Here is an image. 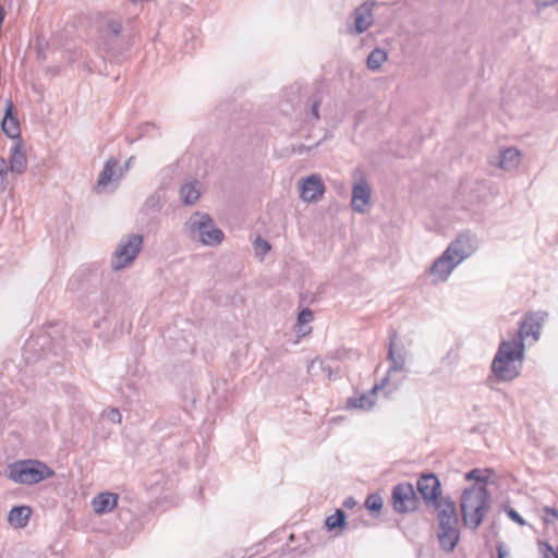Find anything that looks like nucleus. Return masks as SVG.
Listing matches in <instances>:
<instances>
[{
	"mask_svg": "<svg viewBox=\"0 0 558 558\" xmlns=\"http://www.w3.org/2000/svg\"><path fill=\"white\" fill-rule=\"evenodd\" d=\"M509 551L506 549L504 543L497 545V558H508Z\"/></svg>",
	"mask_w": 558,
	"mask_h": 558,
	"instance_id": "nucleus-39",
	"label": "nucleus"
},
{
	"mask_svg": "<svg viewBox=\"0 0 558 558\" xmlns=\"http://www.w3.org/2000/svg\"><path fill=\"white\" fill-rule=\"evenodd\" d=\"M350 525L353 529H356V527H359V525L368 526L369 523L366 520H364V519H355V520L351 521Z\"/></svg>",
	"mask_w": 558,
	"mask_h": 558,
	"instance_id": "nucleus-42",
	"label": "nucleus"
},
{
	"mask_svg": "<svg viewBox=\"0 0 558 558\" xmlns=\"http://www.w3.org/2000/svg\"><path fill=\"white\" fill-rule=\"evenodd\" d=\"M185 226L192 239L198 240L207 246L219 245L225 238L223 232L215 226L208 214L194 213Z\"/></svg>",
	"mask_w": 558,
	"mask_h": 558,
	"instance_id": "nucleus-5",
	"label": "nucleus"
},
{
	"mask_svg": "<svg viewBox=\"0 0 558 558\" xmlns=\"http://www.w3.org/2000/svg\"><path fill=\"white\" fill-rule=\"evenodd\" d=\"M9 168L10 171L15 173H23L27 168L26 155L21 150V145L19 143L14 144L11 147Z\"/></svg>",
	"mask_w": 558,
	"mask_h": 558,
	"instance_id": "nucleus-22",
	"label": "nucleus"
},
{
	"mask_svg": "<svg viewBox=\"0 0 558 558\" xmlns=\"http://www.w3.org/2000/svg\"><path fill=\"white\" fill-rule=\"evenodd\" d=\"M544 512L546 513V517L544 518L546 524H553L558 519V511L556 508L546 506L544 508Z\"/></svg>",
	"mask_w": 558,
	"mask_h": 558,
	"instance_id": "nucleus-35",
	"label": "nucleus"
},
{
	"mask_svg": "<svg viewBox=\"0 0 558 558\" xmlns=\"http://www.w3.org/2000/svg\"><path fill=\"white\" fill-rule=\"evenodd\" d=\"M482 506V509H489L490 494L485 486H471L462 492L460 508L462 517L466 511H471Z\"/></svg>",
	"mask_w": 558,
	"mask_h": 558,
	"instance_id": "nucleus-10",
	"label": "nucleus"
},
{
	"mask_svg": "<svg viewBox=\"0 0 558 558\" xmlns=\"http://www.w3.org/2000/svg\"><path fill=\"white\" fill-rule=\"evenodd\" d=\"M255 251L257 255L264 256L270 251V244L260 236H257L254 242Z\"/></svg>",
	"mask_w": 558,
	"mask_h": 558,
	"instance_id": "nucleus-32",
	"label": "nucleus"
},
{
	"mask_svg": "<svg viewBox=\"0 0 558 558\" xmlns=\"http://www.w3.org/2000/svg\"><path fill=\"white\" fill-rule=\"evenodd\" d=\"M387 60V52L384 49L375 48L367 57V68L372 71L380 69L383 63Z\"/></svg>",
	"mask_w": 558,
	"mask_h": 558,
	"instance_id": "nucleus-29",
	"label": "nucleus"
},
{
	"mask_svg": "<svg viewBox=\"0 0 558 558\" xmlns=\"http://www.w3.org/2000/svg\"><path fill=\"white\" fill-rule=\"evenodd\" d=\"M119 495L111 492H104L96 495L92 500V506L97 514L111 512L118 506Z\"/></svg>",
	"mask_w": 558,
	"mask_h": 558,
	"instance_id": "nucleus-20",
	"label": "nucleus"
},
{
	"mask_svg": "<svg viewBox=\"0 0 558 558\" xmlns=\"http://www.w3.org/2000/svg\"><path fill=\"white\" fill-rule=\"evenodd\" d=\"M466 481L475 480L477 483H485L487 477L482 475V471L480 469H473L464 475Z\"/></svg>",
	"mask_w": 558,
	"mask_h": 558,
	"instance_id": "nucleus-34",
	"label": "nucleus"
},
{
	"mask_svg": "<svg viewBox=\"0 0 558 558\" xmlns=\"http://www.w3.org/2000/svg\"><path fill=\"white\" fill-rule=\"evenodd\" d=\"M538 547L543 558H558V545L553 547L548 542L539 541Z\"/></svg>",
	"mask_w": 558,
	"mask_h": 558,
	"instance_id": "nucleus-30",
	"label": "nucleus"
},
{
	"mask_svg": "<svg viewBox=\"0 0 558 558\" xmlns=\"http://www.w3.org/2000/svg\"><path fill=\"white\" fill-rule=\"evenodd\" d=\"M101 416L114 424H120L122 421V415H121L120 411L116 408L105 410L101 413Z\"/></svg>",
	"mask_w": 558,
	"mask_h": 558,
	"instance_id": "nucleus-31",
	"label": "nucleus"
},
{
	"mask_svg": "<svg viewBox=\"0 0 558 558\" xmlns=\"http://www.w3.org/2000/svg\"><path fill=\"white\" fill-rule=\"evenodd\" d=\"M352 199L351 207L355 213L364 214L371 206L372 187L367 182L366 175L363 170L356 168L352 173Z\"/></svg>",
	"mask_w": 558,
	"mask_h": 558,
	"instance_id": "nucleus-8",
	"label": "nucleus"
},
{
	"mask_svg": "<svg viewBox=\"0 0 558 558\" xmlns=\"http://www.w3.org/2000/svg\"><path fill=\"white\" fill-rule=\"evenodd\" d=\"M547 316L548 313L545 311L525 313V339L531 337L532 343L539 339Z\"/></svg>",
	"mask_w": 558,
	"mask_h": 558,
	"instance_id": "nucleus-15",
	"label": "nucleus"
},
{
	"mask_svg": "<svg viewBox=\"0 0 558 558\" xmlns=\"http://www.w3.org/2000/svg\"><path fill=\"white\" fill-rule=\"evenodd\" d=\"M32 509L28 506H14L10 512L8 520L16 527H24L27 525Z\"/></svg>",
	"mask_w": 558,
	"mask_h": 558,
	"instance_id": "nucleus-23",
	"label": "nucleus"
},
{
	"mask_svg": "<svg viewBox=\"0 0 558 558\" xmlns=\"http://www.w3.org/2000/svg\"><path fill=\"white\" fill-rule=\"evenodd\" d=\"M507 513H508L509 518L512 519L514 522H517L520 525H523V517L519 512H517L514 509L509 508Z\"/></svg>",
	"mask_w": 558,
	"mask_h": 558,
	"instance_id": "nucleus-38",
	"label": "nucleus"
},
{
	"mask_svg": "<svg viewBox=\"0 0 558 558\" xmlns=\"http://www.w3.org/2000/svg\"><path fill=\"white\" fill-rule=\"evenodd\" d=\"M2 131L11 138H17L21 134L19 120L13 116V104L11 100H8L5 104Z\"/></svg>",
	"mask_w": 558,
	"mask_h": 558,
	"instance_id": "nucleus-21",
	"label": "nucleus"
},
{
	"mask_svg": "<svg viewBox=\"0 0 558 558\" xmlns=\"http://www.w3.org/2000/svg\"><path fill=\"white\" fill-rule=\"evenodd\" d=\"M521 160V154L517 148L509 147L499 153V155L489 159L490 165L497 166L506 171L517 168Z\"/></svg>",
	"mask_w": 558,
	"mask_h": 558,
	"instance_id": "nucleus-17",
	"label": "nucleus"
},
{
	"mask_svg": "<svg viewBox=\"0 0 558 558\" xmlns=\"http://www.w3.org/2000/svg\"><path fill=\"white\" fill-rule=\"evenodd\" d=\"M163 194L161 190L155 191L151 195H149L143 204L142 210L145 214L149 213H158L160 211L162 205Z\"/></svg>",
	"mask_w": 558,
	"mask_h": 558,
	"instance_id": "nucleus-27",
	"label": "nucleus"
},
{
	"mask_svg": "<svg viewBox=\"0 0 558 558\" xmlns=\"http://www.w3.org/2000/svg\"><path fill=\"white\" fill-rule=\"evenodd\" d=\"M558 0H534L536 7V15H539L541 11L547 7L556 4Z\"/></svg>",
	"mask_w": 558,
	"mask_h": 558,
	"instance_id": "nucleus-36",
	"label": "nucleus"
},
{
	"mask_svg": "<svg viewBox=\"0 0 558 558\" xmlns=\"http://www.w3.org/2000/svg\"><path fill=\"white\" fill-rule=\"evenodd\" d=\"M475 250V236L460 233L446 251L432 264L429 274L438 279H447L452 270Z\"/></svg>",
	"mask_w": 558,
	"mask_h": 558,
	"instance_id": "nucleus-2",
	"label": "nucleus"
},
{
	"mask_svg": "<svg viewBox=\"0 0 558 558\" xmlns=\"http://www.w3.org/2000/svg\"><path fill=\"white\" fill-rule=\"evenodd\" d=\"M436 512L438 522L437 537L445 553H452L460 541L459 518L454 500L449 496L430 506Z\"/></svg>",
	"mask_w": 558,
	"mask_h": 558,
	"instance_id": "nucleus-3",
	"label": "nucleus"
},
{
	"mask_svg": "<svg viewBox=\"0 0 558 558\" xmlns=\"http://www.w3.org/2000/svg\"><path fill=\"white\" fill-rule=\"evenodd\" d=\"M314 318V313L307 306L303 307L298 314V324L305 325L312 322Z\"/></svg>",
	"mask_w": 558,
	"mask_h": 558,
	"instance_id": "nucleus-33",
	"label": "nucleus"
},
{
	"mask_svg": "<svg viewBox=\"0 0 558 558\" xmlns=\"http://www.w3.org/2000/svg\"><path fill=\"white\" fill-rule=\"evenodd\" d=\"M354 17V33L362 34L366 32L373 24L372 4L368 2L362 3L353 12Z\"/></svg>",
	"mask_w": 558,
	"mask_h": 558,
	"instance_id": "nucleus-18",
	"label": "nucleus"
},
{
	"mask_svg": "<svg viewBox=\"0 0 558 558\" xmlns=\"http://www.w3.org/2000/svg\"><path fill=\"white\" fill-rule=\"evenodd\" d=\"M196 185H197V182L195 181V182L184 183L181 186L180 196H181L182 202L185 205H193L198 201L201 193Z\"/></svg>",
	"mask_w": 558,
	"mask_h": 558,
	"instance_id": "nucleus-24",
	"label": "nucleus"
},
{
	"mask_svg": "<svg viewBox=\"0 0 558 558\" xmlns=\"http://www.w3.org/2000/svg\"><path fill=\"white\" fill-rule=\"evenodd\" d=\"M119 166V161L114 157H109L105 165L99 178L97 180L95 190L99 193L105 190L112 182H118L121 178V174H118L117 168Z\"/></svg>",
	"mask_w": 558,
	"mask_h": 558,
	"instance_id": "nucleus-16",
	"label": "nucleus"
},
{
	"mask_svg": "<svg viewBox=\"0 0 558 558\" xmlns=\"http://www.w3.org/2000/svg\"><path fill=\"white\" fill-rule=\"evenodd\" d=\"M348 525L347 513L342 509H337L333 514L328 515L325 520V526L328 531L344 529Z\"/></svg>",
	"mask_w": 558,
	"mask_h": 558,
	"instance_id": "nucleus-26",
	"label": "nucleus"
},
{
	"mask_svg": "<svg viewBox=\"0 0 558 558\" xmlns=\"http://www.w3.org/2000/svg\"><path fill=\"white\" fill-rule=\"evenodd\" d=\"M122 29L121 21L116 17H107L99 26V39L107 51L116 50Z\"/></svg>",
	"mask_w": 558,
	"mask_h": 558,
	"instance_id": "nucleus-11",
	"label": "nucleus"
},
{
	"mask_svg": "<svg viewBox=\"0 0 558 558\" xmlns=\"http://www.w3.org/2000/svg\"><path fill=\"white\" fill-rule=\"evenodd\" d=\"M326 292V284L319 281H310L308 287L304 284L300 288L299 298L300 305H311L320 300Z\"/></svg>",
	"mask_w": 558,
	"mask_h": 558,
	"instance_id": "nucleus-19",
	"label": "nucleus"
},
{
	"mask_svg": "<svg viewBox=\"0 0 558 558\" xmlns=\"http://www.w3.org/2000/svg\"><path fill=\"white\" fill-rule=\"evenodd\" d=\"M487 510L477 506L476 509L466 511L465 517H462L464 525L471 530H476L482 524Z\"/></svg>",
	"mask_w": 558,
	"mask_h": 558,
	"instance_id": "nucleus-25",
	"label": "nucleus"
},
{
	"mask_svg": "<svg viewBox=\"0 0 558 558\" xmlns=\"http://www.w3.org/2000/svg\"><path fill=\"white\" fill-rule=\"evenodd\" d=\"M416 488L426 507L436 506V502L444 498L441 496V483L433 472L420 474Z\"/></svg>",
	"mask_w": 558,
	"mask_h": 558,
	"instance_id": "nucleus-9",
	"label": "nucleus"
},
{
	"mask_svg": "<svg viewBox=\"0 0 558 558\" xmlns=\"http://www.w3.org/2000/svg\"><path fill=\"white\" fill-rule=\"evenodd\" d=\"M391 504L396 513L407 514L416 511L421 500L413 485L402 482L392 487Z\"/></svg>",
	"mask_w": 558,
	"mask_h": 558,
	"instance_id": "nucleus-7",
	"label": "nucleus"
},
{
	"mask_svg": "<svg viewBox=\"0 0 558 558\" xmlns=\"http://www.w3.org/2000/svg\"><path fill=\"white\" fill-rule=\"evenodd\" d=\"M384 506V499L378 493L369 494L366 497L364 507L371 512L374 518L380 515Z\"/></svg>",
	"mask_w": 558,
	"mask_h": 558,
	"instance_id": "nucleus-28",
	"label": "nucleus"
},
{
	"mask_svg": "<svg viewBox=\"0 0 558 558\" xmlns=\"http://www.w3.org/2000/svg\"><path fill=\"white\" fill-rule=\"evenodd\" d=\"M356 505L357 501L352 496L347 497L342 502V506L347 509H353Z\"/></svg>",
	"mask_w": 558,
	"mask_h": 558,
	"instance_id": "nucleus-40",
	"label": "nucleus"
},
{
	"mask_svg": "<svg viewBox=\"0 0 558 558\" xmlns=\"http://www.w3.org/2000/svg\"><path fill=\"white\" fill-rule=\"evenodd\" d=\"M8 471L11 481L24 485H34L54 475V471L45 462L31 459L11 463Z\"/></svg>",
	"mask_w": 558,
	"mask_h": 558,
	"instance_id": "nucleus-4",
	"label": "nucleus"
},
{
	"mask_svg": "<svg viewBox=\"0 0 558 558\" xmlns=\"http://www.w3.org/2000/svg\"><path fill=\"white\" fill-rule=\"evenodd\" d=\"M10 170L4 158L0 157V184H2L5 180L8 171Z\"/></svg>",
	"mask_w": 558,
	"mask_h": 558,
	"instance_id": "nucleus-37",
	"label": "nucleus"
},
{
	"mask_svg": "<svg viewBox=\"0 0 558 558\" xmlns=\"http://www.w3.org/2000/svg\"><path fill=\"white\" fill-rule=\"evenodd\" d=\"M398 332L391 330L389 332V345H388V361L390 372H400L403 369L405 364V348L402 343H397Z\"/></svg>",
	"mask_w": 558,
	"mask_h": 558,
	"instance_id": "nucleus-13",
	"label": "nucleus"
},
{
	"mask_svg": "<svg viewBox=\"0 0 558 558\" xmlns=\"http://www.w3.org/2000/svg\"><path fill=\"white\" fill-rule=\"evenodd\" d=\"M143 240V235L135 233L123 236L111 257V268L119 270L128 267L141 252Z\"/></svg>",
	"mask_w": 558,
	"mask_h": 558,
	"instance_id": "nucleus-6",
	"label": "nucleus"
},
{
	"mask_svg": "<svg viewBox=\"0 0 558 558\" xmlns=\"http://www.w3.org/2000/svg\"><path fill=\"white\" fill-rule=\"evenodd\" d=\"M319 105L320 102L319 101H314L313 105H312V109H311V112H312V116L315 120H318L319 119Z\"/></svg>",
	"mask_w": 558,
	"mask_h": 558,
	"instance_id": "nucleus-41",
	"label": "nucleus"
},
{
	"mask_svg": "<svg viewBox=\"0 0 558 558\" xmlns=\"http://www.w3.org/2000/svg\"><path fill=\"white\" fill-rule=\"evenodd\" d=\"M325 184L318 174H311L300 181V197L307 203H316L323 198Z\"/></svg>",
	"mask_w": 558,
	"mask_h": 558,
	"instance_id": "nucleus-12",
	"label": "nucleus"
},
{
	"mask_svg": "<svg viewBox=\"0 0 558 558\" xmlns=\"http://www.w3.org/2000/svg\"><path fill=\"white\" fill-rule=\"evenodd\" d=\"M523 359V318L518 322L517 338L513 341H501L490 365L497 381H510L520 375L517 361Z\"/></svg>",
	"mask_w": 558,
	"mask_h": 558,
	"instance_id": "nucleus-1",
	"label": "nucleus"
},
{
	"mask_svg": "<svg viewBox=\"0 0 558 558\" xmlns=\"http://www.w3.org/2000/svg\"><path fill=\"white\" fill-rule=\"evenodd\" d=\"M388 381V376L384 377L380 384H375L373 388L359 397H351L347 400V408L359 409L363 411L371 410L375 404V395L383 389Z\"/></svg>",
	"mask_w": 558,
	"mask_h": 558,
	"instance_id": "nucleus-14",
	"label": "nucleus"
}]
</instances>
